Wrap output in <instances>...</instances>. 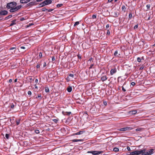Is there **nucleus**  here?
I'll return each mask as SVG.
<instances>
[{
    "label": "nucleus",
    "mask_w": 155,
    "mask_h": 155,
    "mask_svg": "<svg viewBox=\"0 0 155 155\" xmlns=\"http://www.w3.org/2000/svg\"><path fill=\"white\" fill-rule=\"evenodd\" d=\"M137 61L138 62H140L141 61V59L140 58L138 57L137 58Z\"/></svg>",
    "instance_id": "nucleus-26"
},
{
    "label": "nucleus",
    "mask_w": 155,
    "mask_h": 155,
    "mask_svg": "<svg viewBox=\"0 0 155 155\" xmlns=\"http://www.w3.org/2000/svg\"><path fill=\"white\" fill-rule=\"evenodd\" d=\"M17 79H15V80L14 82H17Z\"/></svg>",
    "instance_id": "nucleus-60"
},
{
    "label": "nucleus",
    "mask_w": 155,
    "mask_h": 155,
    "mask_svg": "<svg viewBox=\"0 0 155 155\" xmlns=\"http://www.w3.org/2000/svg\"><path fill=\"white\" fill-rule=\"evenodd\" d=\"M68 114H70L71 113V112H68Z\"/></svg>",
    "instance_id": "nucleus-61"
},
{
    "label": "nucleus",
    "mask_w": 155,
    "mask_h": 155,
    "mask_svg": "<svg viewBox=\"0 0 155 155\" xmlns=\"http://www.w3.org/2000/svg\"><path fill=\"white\" fill-rule=\"evenodd\" d=\"M25 19L23 17L21 18L20 19V20L21 21H22L24 20Z\"/></svg>",
    "instance_id": "nucleus-40"
},
{
    "label": "nucleus",
    "mask_w": 155,
    "mask_h": 155,
    "mask_svg": "<svg viewBox=\"0 0 155 155\" xmlns=\"http://www.w3.org/2000/svg\"><path fill=\"white\" fill-rule=\"evenodd\" d=\"M83 133V131H80L79 132H77L76 133H75L73 134L74 135H80L81 134H82Z\"/></svg>",
    "instance_id": "nucleus-15"
},
{
    "label": "nucleus",
    "mask_w": 155,
    "mask_h": 155,
    "mask_svg": "<svg viewBox=\"0 0 155 155\" xmlns=\"http://www.w3.org/2000/svg\"><path fill=\"white\" fill-rule=\"evenodd\" d=\"M132 129V128L130 127H125L121 128L119 130L122 131L130 130Z\"/></svg>",
    "instance_id": "nucleus-5"
},
{
    "label": "nucleus",
    "mask_w": 155,
    "mask_h": 155,
    "mask_svg": "<svg viewBox=\"0 0 155 155\" xmlns=\"http://www.w3.org/2000/svg\"><path fill=\"white\" fill-rule=\"evenodd\" d=\"M112 1V0H108V2H111Z\"/></svg>",
    "instance_id": "nucleus-58"
},
{
    "label": "nucleus",
    "mask_w": 155,
    "mask_h": 155,
    "mask_svg": "<svg viewBox=\"0 0 155 155\" xmlns=\"http://www.w3.org/2000/svg\"><path fill=\"white\" fill-rule=\"evenodd\" d=\"M107 34L108 35H110V31L109 30H108L107 32Z\"/></svg>",
    "instance_id": "nucleus-46"
},
{
    "label": "nucleus",
    "mask_w": 155,
    "mask_h": 155,
    "mask_svg": "<svg viewBox=\"0 0 155 155\" xmlns=\"http://www.w3.org/2000/svg\"><path fill=\"white\" fill-rule=\"evenodd\" d=\"M103 103H104V104L105 105H106L107 104V103L106 101L104 102Z\"/></svg>",
    "instance_id": "nucleus-47"
},
{
    "label": "nucleus",
    "mask_w": 155,
    "mask_h": 155,
    "mask_svg": "<svg viewBox=\"0 0 155 155\" xmlns=\"http://www.w3.org/2000/svg\"><path fill=\"white\" fill-rule=\"evenodd\" d=\"M132 17V15L131 14H130L129 15V18H131Z\"/></svg>",
    "instance_id": "nucleus-38"
},
{
    "label": "nucleus",
    "mask_w": 155,
    "mask_h": 155,
    "mask_svg": "<svg viewBox=\"0 0 155 155\" xmlns=\"http://www.w3.org/2000/svg\"><path fill=\"white\" fill-rule=\"evenodd\" d=\"M137 28H138V25H135L134 26V29Z\"/></svg>",
    "instance_id": "nucleus-43"
},
{
    "label": "nucleus",
    "mask_w": 155,
    "mask_h": 155,
    "mask_svg": "<svg viewBox=\"0 0 155 155\" xmlns=\"http://www.w3.org/2000/svg\"><path fill=\"white\" fill-rule=\"evenodd\" d=\"M103 153L102 151H88L87 153H92L93 155H96L100 154Z\"/></svg>",
    "instance_id": "nucleus-3"
},
{
    "label": "nucleus",
    "mask_w": 155,
    "mask_h": 155,
    "mask_svg": "<svg viewBox=\"0 0 155 155\" xmlns=\"http://www.w3.org/2000/svg\"><path fill=\"white\" fill-rule=\"evenodd\" d=\"M17 4L15 2H11L8 4L7 7L8 9L10 8V12H13L17 11L21 7V5H19L16 7Z\"/></svg>",
    "instance_id": "nucleus-1"
},
{
    "label": "nucleus",
    "mask_w": 155,
    "mask_h": 155,
    "mask_svg": "<svg viewBox=\"0 0 155 155\" xmlns=\"http://www.w3.org/2000/svg\"><path fill=\"white\" fill-rule=\"evenodd\" d=\"M92 17L93 19L95 18H96V15H93Z\"/></svg>",
    "instance_id": "nucleus-37"
},
{
    "label": "nucleus",
    "mask_w": 155,
    "mask_h": 155,
    "mask_svg": "<svg viewBox=\"0 0 155 155\" xmlns=\"http://www.w3.org/2000/svg\"><path fill=\"white\" fill-rule=\"evenodd\" d=\"M146 7H147V9L148 10L150 8V5L149 4L147 5H146Z\"/></svg>",
    "instance_id": "nucleus-28"
},
{
    "label": "nucleus",
    "mask_w": 155,
    "mask_h": 155,
    "mask_svg": "<svg viewBox=\"0 0 155 155\" xmlns=\"http://www.w3.org/2000/svg\"><path fill=\"white\" fill-rule=\"evenodd\" d=\"M28 94L29 95H31V92L30 91H28Z\"/></svg>",
    "instance_id": "nucleus-34"
},
{
    "label": "nucleus",
    "mask_w": 155,
    "mask_h": 155,
    "mask_svg": "<svg viewBox=\"0 0 155 155\" xmlns=\"http://www.w3.org/2000/svg\"><path fill=\"white\" fill-rule=\"evenodd\" d=\"M62 5H63L62 4H58L57 5V7H60Z\"/></svg>",
    "instance_id": "nucleus-24"
},
{
    "label": "nucleus",
    "mask_w": 155,
    "mask_h": 155,
    "mask_svg": "<svg viewBox=\"0 0 155 155\" xmlns=\"http://www.w3.org/2000/svg\"><path fill=\"white\" fill-rule=\"evenodd\" d=\"M33 24H29V25H27V27H29L30 26L33 25Z\"/></svg>",
    "instance_id": "nucleus-41"
},
{
    "label": "nucleus",
    "mask_w": 155,
    "mask_h": 155,
    "mask_svg": "<svg viewBox=\"0 0 155 155\" xmlns=\"http://www.w3.org/2000/svg\"><path fill=\"white\" fill-rule=\"evenodd\" d=\"M74 77V74H70L69 76L67 78V81H69L72 80Z\"/></svg>",
    "instance_id": "nucleus-6"
},
{
    "label": "nucleus",
    "mask_w": 155,
    "mask_h": 155,
    "mask_svg": "<svg viewBox=\"0 0 155 155\" xmlns=\"http://www.w3.org/2000/svg\"><path fill=\"white\" fill-rule=\"evenodd\" d=\"M113 150L115 152H117L119 151V149L117 147H115L114 148Z\"/></svg>",
    "instance_id": "nucleus-17"
},
{
    "label": "nucleus",
    "mask_w": 155,
    "mask_h": 155,
    "mask_svg": "<svg viewBox=\"0 0 155 155\" xmlns=\"http://www.w3.org/2000/svg\"><path fill=\"white\" fill-rule=\"evenodd\" d=\"M92 58H90L89 61H91L92 60Z\"/></svg>",
    "instance_id": "nucleus-57"
},
{
    "label": "nucleus",
    "mask_w": 155,
    "mask_h": 155,
    "mask_svg": "<svg viewBox=\"0 0 155 155\" xmlns=\"http://www.w3.org/2000/svg\"><path fill=\"white\" fill-rule=\"evenodd\" d=\"M35 132L36 134H38L39 133V131L38 130H35Z\"/></svg>",
    "instance_id": "nucleus-33"
},
{
    "label": "nucleus",
    "mask_w": 155,
    "mask_h": 155,
    "mask_svg": "<svg viewBox=\"0 0 155 155\" xmlns=\"http://www.w3.org/2000/svg\"><path fill=\"white\" fill-rule=\"evenodd\" d=\"M42 56V53H41V52L40 53H39V56L40 58H41Z\"/></svg>",
    "instance_id": "nucleus-39"
},
{
    "label": "nucleus",
    "mask_w": 155,
    "mask_h": 155,
    "mask_svg": "<svg viewBox=\"0 0 155 155\" xmlns=\"http://www.w3.org/2000/svg\"><path fill=\"white\" fill-rule=\"evenodd\" d=\"M82 140H73V141L74 142H77L79 141H82Z\"/></svg>",
    "instance_id": "nucleus-18"
},
{
    "label": "nucleus",
    "mask_w": 155,
    "mask_h": 155,
    "mask_svg": "<svg viewBox=\"0 0 155 155\" xmlns=\"http://www.w3.org/2000/svg\"><path fill=\"white\" fill-rule=\"evenodd\" d=\"M116 72V69L114 68L111 69L110 71V73L111 75H113L114 73Z\"/></svg>",
    "instance_id": "nucleus-8"
},
{
    "label": "nucleus",
    "mask_w": 155,
    "mask_h": 155,
    "mask_svg": "<svg viewBox=\"0 0 155 155\" xmlns=\"http://www.w3.org/2000/svg\"><path fill=\"white\" fill-rule=\"evenodd\" d=\"M122 90L124 91H126V90H125V89L124 88V87H122Z\"/></svg>",
    "instance_id": "nucleus-54"
},
{
    "label": "nucleus",
    "mask_w": 155,
    "mask_h": 155,
    "mask_svg": "<svg viewBox=\"0 0 155 155\" xmlns=\"http://www.w3.org/2000/svg\"><path fill=\"white\" fill-rule=\"evenodd\" d=\"M15 49V48L14 47L10 49V50H12L13 49Z\"/></svg>",
    "instance_id": "nucleus-56"
},
{
    "label": "nucleus",
    "mask_w": 155,
    "mask_h": 155,
    "mask_svg": "<svg viewBox=\"0 0 155 155\" xmlns=\"http://www.w3.org/2000/svg\"><path fill=\"white\" fill-rule=\"evenodd\" d=\"M45 91L46 92H48L49 91V90L48 87H46L45 89Z\"/></svg>",
    "instance_id": "nucleus-19"
},
{
    "label": "nucleus",
    "mask_w": 155,
    "mask_h": 155,
    "mask_svg": "<svg viewBox=\"0 0 155 155\" xmlns=\"http://www.w3.org/2000/svg\"><path fill=\"white\" fill-rule=\"evenodd\" d=\"M42 0H36L37 2H39L42 1Z\"/></svg>",
    "instance_id": "nucleus-59"
},
{
    "label": "nucleus",
    "mask_w": 155,
    "mask_h": 155,
    "mask_svg": "<svg viewBox=\"0 0 155 155\" xmlns=\"http://www.w3.org/2000/svg\"><path fill=\"white\" fill-rule=\"evenodd\" d=\"M109 25L108 24H107L106 25V28H108L109 27Z\"/></svg>",
    "instance_id": "nucleus-52"
},
{
    "label": "nucleus",
    "mask_w": 155,
    "mask_h": 155,
    "mask_svg": "<svg viewBox=\"0 0 155 155\" xmlns=\"http://www.w3.org/2000/svg\"><path fill=\"white\" fill-rule=\"evenodd\" d=\"M145 149L141 150H137L132 152L130 153V154L132 155H138L141 154H142V155H143V153L145 151Z\"/></svg>",
    "instance_id": "nucleus-2"
},
{
    "label": "nucleus",
    "mask_w": 155,
    "mask_h": 155,
    "mask_svg": "<svg viewBox=\"0 0 155 155\" xmlns=\"http://www.w3.org/2000/svg\"><path fill=\"white\" fill-rule=\"evenodd\" d=\"M143 67H141V68H140V69H143Z\"/></svg>",
    "instance_id": "nucleus-63"
},
{
    "label": "nucleus",
    "mask_w": 155,
    "mask_h": 155,
    "mask_svg": "<svg viewBox=\"0 0 155 155\" xmlns=\"http://www.w3.org/2000/svg\"><path fill=\"white\" fill-rule=\"evenodd\" d=\"M117 0H114V1H115V2H117Z\"/></svg>",
    "instance_id": "nucleus-64"
},
{
    "label": "nucleus",
    "mask_w": 155,
    "mask_h": 155,
    "mask_svg": "<svg viewBox=\"0 0 155 155\" xmlns=\"http://www.w3.org/2000/svg\"><path fill=\"white\" fill-rule=\"evenodd\" d=\"M8 12L6 11H3L1 12L0 14L1 15H5L7 14Z\"/></svg>",
    "instance_id": "nucleus-10"
},
{
    "label": "nucleus",
    "mask_w": 155,
    "mask_h": 155,
    "mask_svg": "<svg viewBox=\"0 0 155 155\" xmlns=\"http://www.w3.org/2000/svg\"><path fill=\"white\" fill-rule=\"evenodd\" d=\"M21 49H25V47L24 46H21Z\"/></svg>",
    "instance_id": "nucleus-50"
},
{
    "label": "nucleus",
    "mask_w": 155,
    "mask_h": 155,
    "mask_svg": "<svg viewBox=\"0 0 155 155\" xmlns=\"http://www.w3.org/2000/svg\"><path fill=\"white\" fill-rule=\"evenodd\" d=\"M131 84L132 85L134 86L135 84V83L134 82H132Z\"/></svg>",
    "instance_id": "nucleus-44"
},
{
    "label": "nucleus",
    "mask_w": 155,
    "mask_h": 155,
    "mask_svg": "<svg viewBox=\"0 0 155 155\" xmlns=\"http://www.w3.org/2000/svg\"><path fill=\"white\" fill-rule=\"evenodd\" d=\"M40 67V66L39 64H37L36 66V67L37 68H39Z\"/></svg>",
    "instance_id": "nucleus-42"
},
{
    "label": "nucleus",
    "mask_w": 155,
    "mask_h": 155,
    "mask_svg": "<svg viewBox=\"0 0 155 155\" xmlns=\"http://www.w3.org/2000/svg\"><path fill=\"white\" fill-rule=\"evenodd\" d=\"M107 78L106 76H104L101 77V80L102 81H106L107 79Z\"/></svg>",
    "instance_id": "nucleus-11"
},
{
    "label": "nucleus",
    "mask_w": 155,
    "mask_h": 155,
    "mask_svg": "<svg viewBox=\"0 0 155 155\" xmlns=\"http://www.w3.org/2000/svg\"><path fill=\"white\" fill-rule=\"evenodd\" d=\"M117 54H118V51H116L114 53V55L115 56H117Z\"/></svg>",
    "instance_id": "nucleus-32"
},
{
    "label": "nucleus",
    "mask_w": 155,
    "mask_h": 155,
    "mask_svg": "<svg viewBox=\"0 0 155 155\" xmlns=\"http://www.w3.org/2000/svg\"><path fill=\"white\" fill-rule=\"evenodd\" d=\"M78 58H79V59H81V57L80 56V55H78Z\"/></svg>",
    "instance_id": "nucleus-53"
},
{
    "label": "nucleus",
    "mask_w": 155,
    "mask_h": 155,
    "mask_svg": "<svg viewBox=\"0 0 155 155\" xmlns=\"http://www.w3.org/2000/svg\"><path fill=\"white\" fill-rule=\"evenodd\" d=\"M38 97V98H40V99H41V94H38V97H36V98H37Z\"/></svg>",
    "instance_id": "nucleus-30"
},
{
    "label": "nucleus",
    "mask_w": 155,
    "mask_h": 155,
    "mask_svg": "<svg viewBox=\"0 0 155 155\" xmlns=\"http://www.w3.org/2000/svg\"><path fill=\"white\" fill-rule=\"evenodd\" d=\"M130 113L131 114H135L137 113V111L136 110L131 111H130Z\"/></svg>",
    "instance_id": "nucleus-16"
},
{
    "label": "nucleus",
    "mask_w": 155,
    "mask_h": 155,
    "mask_svg": "<svg viewBox=\"0 0 155 155\" xmlns=\"http://www.w3.org/2000/svg\"><path fill=\"white\" fill-rule=\"evenodd\" d=\"M16 21V20L15 19L13 21H12V23L10 24V26H12L14 25H15L16 24L15 22Z\"/></svg>",
    "instance_id": "nucleus-12"
},
{
    "label": "nucleus",
    "mask_w": 155,
    "mask_h": 155,
    "mask_svg": "<svg viewBox=\"0 0 155 155\" xmlns=\"http://www.w3.org/2000/svg\"><path fill=\"white\" fill-rule=\"evenodd\" d=\"M46 66V64L45 62H44L43 64V67H45Z\"/></svg>",
    "instance_id": "nucleus-31"
},
{
    "label": "nucleus",
    "mask_w": 155,
    "mask_h": 155,
    "mask_svg": "<svg viewBox=\"0 0 155 155\" xmlns=\"http://www.w3.org/2000/svg\"><path fill=\"white\" fill-rule=\"evenodd\" d=\"M55 60V57H52V61H54Z\"/></svg>",
    "instance_id": "nucleus-45"
},
{
    "label": "nucleus",
    "mask_w": 155,
    "mask_h": 155,
    "mask_svg": "<svg viewBox=\"0 0 155 155\" xmlns=\"http://www.w3.org/2000/svg\"><path fill=\"white\" fill-rule=\"evenodd\" d=\"M30 0H20V2L21 3H26L29 2Z\"/></svg>",
    "instance_id": "nucleus-9"
},
{
    "label": "nucleus",
    "mask_w": 155,
    "mask_h": 155,
    "mask_svg": "<svg viewBox=\"0 0 155 155\" xmlns=\"http://www.w3.org/2000/svg\"><path fill=\"white\" fill-rule=\"evenodd\" d=\"M122 9L123 10H125L126 9L124 5H123L122 6Z\"/></svg>",
    "instance_id": "nucleus-25"
},
{
    "label": "nucleus",
    "mask_w": 155,
    "mask_h": 155,
    "mask_svg": "<svg viewBox=\"0 0 155 155\" xmlns=\"http://www.w3.org/2000/svg\"><path fill=\"white\" fill-rule=\"evenodd\" d=\"M42 10L43 11H47V9H46V8H42Z\"/></svg>",
    "instance_id": "nucleus-27"
},
{
    "label": "nucleus",
    "mask_w": 155,
    "mask_h": 155,
    "mask_svg": "<svg viewBox=\"0 0 155 155\" xmlns=\"http://www.w3.org/2000/svg\"><path fill=\"white\" fill-rule=\"evenodd\" d=\"M5 137H6V138L8 139H9V134H5Z\"/></svg>",
    "instance_id": "nucleus-23"
},
{
    "label": "nucleus",
    "mask_w": 155,
    "mask_h": 155,
    "mask_svg": "<svg viewBox=\"0 0 155 155\" xmlns=\"http://www.w3.org/2000/svg\"><path fill=\"white\" fill-rule=\"evenodd\" d=\"M14 107V105H13L12 106H11V108H13Z\"/></svg>",
    "instance_id": "nucleus-62"
},
{
    "label": "nucleus",
    "mask_w": 155,
    "mask_h": 155,
    "mask_svg": "<svg viewBox=\"0 0 155 155\" xmlns=\"http://www.w3.org/2000/svg\"><path fill=\"white\" fill-rule=\"evenodd\" d=\"M53 121L55 122V123H57V122L58 121V120H57V119H53Z\"/></svg>",
    "instance_id": "nucleus-35"
},
{
    "label": "nucleus",
    "mask_w": 155,
    "mask_h": 155,
    "mask_svg": "<svg viewBox=\"0 0 155 155\" xmlns=\"http://www.w3.org/2000/svg\"><path fill=\"white\" fill-rule=\"evenodd\" d=\"M45 5H46L45 4V3H44V1L42 3H41V4H40L39 5V7H43Z\"/></svg>",
    "instance_id": "nucleus-14"
},
{
    "label": "nucleus",
    "mask_w": 155,
    "mask_h": 155,
    "mask_svg": "<svg viewBox=\"0 0 155 155\" xmlns=\"http://www.w3.org/2000/svg\"><path fill=\"white\" fill-rule=\"evenodd\" d=\"M53 9H47L48 11V12H51L53 10Z\"/></svg>",
    "instance_id": "nucleus-29"
},
{
    "label": "nucleus",
    "mask_w": 155,
    "mask_h": 155,
    "mask_svg": "<svg viewBox=\"0 0 155 155\" xmlns=\"http://www.w3.org/2000/svg\"><path fill=\"white\" fill-rule=\"evenodd\" d=\"M67 90L68 92H70L72 90V87L69 86L68 87Z\"/></svg>",
    "instance_id": "nucleus-13"
},
{
    "label": "nucleus",
    "mask_w": 155,
    "mask_h": 155,
    "mask_svg": "<svg viewBox=\"0 0 155 155\" xmlns=\"http://www.w3.org/2000/svg\"><path fill=\"white\" fill-rule=\"evenodd\" d=\"M154 151L153 149H150L148 152H144L143 155H151L152 154Z\"/></svg>",
    "instance_id": "nucleus-4"
},
{
    "label": "nucleus",
    "mask_w": 155,
    "mask_h": 155,
    "mask_svg": "<svg viewBox=\"0 0 155 155\" xmlns=\"http://www.w3.org/2000/svg\"><path fill=\"white\" fill-rule=\"evenodd\" d=\"M87 44L86 43H85L83 44V47L84 48V49H86L87 48L85 47V45Z\"/></svg>",
    "instance_id": "nucleus-22"
},
{
    "label": "nucleus",
    "mask_w": 155,
    "mask_h": 155,
    "mask_svg": "<svg viewBox=\"0 0 155 155\" xmlns=\"http://www.w3.org/2000/svg\"><path fill=\"white\" fill-rule=\"evenodd\" d=\"M142 129L141 128H138L136 129V131H140L142 130Z\"/></svg>",
    "instance_id": "nucleus-21"
},
{
    "label": "nucleus",
    "mask_w": 155,
    "mask_h": 155,
    "mask_svg": "<svg viewBox=\"0 0 155 155\" xmlns=\"http://www.w3.org/2000/svg\"><path fill=\"white\" fill-rule=\"evenodd\" d=\"M79 21H76L75 22L74 25V26H76V25H78L79 24Z\"/></svg>",
    "instance_id": "nucleus-20"
},
{
    "label": "nucleus",
    "mask_w": 155,
    "mask_h": 155,
    "mask_svg": "<svg viewBox=\"0 0 155 155\" xmlns=\"http://www.w3.org/2000/svg\"><path fill=\"white\" fill-rule=\"evenodd\" d=\"M127 149L128 150V151H130L131 150V149H130V148L129 147H127Z\"/></svg>",
    "instance_id": "nucleus-36"
},
{
    "label": "nucleus",
    "mask_w": 155,
    "mask_h": 155,
    "mask_svg": "<svg viewBox=\"0 0 155 155\" xmlns=\"http://www.w3.org/2000/svg\"><path fill=\"white\" fill-rule=\"evenodd\" d=\"M19 122H20L19 121H16L17 124V125H18L19 124Z\"/></svg>",
    "instance_id": "nucleus-48"
},
{
    "label": "nucleus",
    "mask_w": 155,
    "mask_h": 155,
    "mask_svg": "<svg viewBox=\"0 0 155 155\" xmlns=\"http://www.w3.org/2000/svg\"><path fill=\"white\" fill-rule=\"evenodd\" d=\"M35 88L36 89H37L38 88V87L35 84Z\"/></svg>",
    "instance_id": "nucleus-55"
},
{
    "label": "nucleus",
    "mask_w": 155,
    "mask_h": 155,
    "mask_svg": "<svg viewBox=\"0 0 155 155\" xmlns=\"http://www.w3.org/2000/svg\"><path fill=\"white\" fill-rule=\"evenodd\" d=\"M12 79H10L9 80V83H11L12 82Z\"/></svg>",
    "instance_id": "nucleus-51"
},
{
    "label": "nucleus",
    "mask_w": 155,
    "mask_h": 155,
    "mask_svg": "<svg viewBox=\"0 0 155 155\" xmlns=\"http://www.w3.org/2000/svg\"><path fill=\"white\" fill-rule=\"evenodd\" d=\"M44 3L46 5H47L51 4L52 2V1L51 0H46L45 1Z\"/></svg>",
    "instance_id": "nucleus-7"
},
{
    "label": "nucleus",
    "mask_w": 155,
    "mask_h": 155,
    "mask_svg": "<svg viewBox=\"0 0 155 155\" xmlns=\"http://www.w3.org/2000/svg\"><path fill=\"white\" fill-rule=\"evenodd\" d=\"M35 82L36 83H38V80L37 79H36L35 80Z\"/></svg>",
    "instance_id": "nucleus-49"
}]
</instances>
